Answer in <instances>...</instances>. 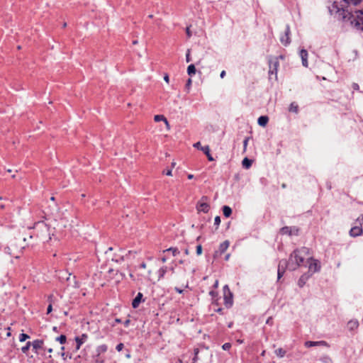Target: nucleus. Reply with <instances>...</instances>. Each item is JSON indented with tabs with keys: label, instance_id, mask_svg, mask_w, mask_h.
Segmentation results:
<instances>
[{
	"label": "nucleus",
	"instance_id": "7",
	"mask_svg": "<svg viewBox=\"0 0 363 363\" xmlns=\"http://www.w3.org/2000/svg\"><path fill=\"white\" fill-rule=\"evenodd\" d=\"M269 74L277 75V68L279 67V61L277 57H272L269 60Z\"/></svg>",
	"mask_w": 363,
	"mask_h": 363
},
{
	"label": "nucleus",
	"instance_id": "14",
	"mask_svg": "<svg viewBox=\"0 0 363 363\" xmlns=\"http://www.w3.org/2000/svg\"><path fill=\"white\" fill-rule=\"evenodd\" d=\"M300 57L301 58V60H302V65L307 67L308 66V52L304 50V49H302L300 51Z\"/></svg>",
	"mask_w": 363,
	"mask_h": 363
},
{
	"label": "nucleus",
	"instance_id": "13",
	"mask_svg": "<svg viewBox=\"0 0 363 363\" xmlns=\"http://www.w3.org/2000/svg\"><path fill=\"white\" fill-rule=\"evenodd\" d=\"M88 336L86 334H82L81 337H76L75 341L77 342L76 350H78L81 345L86 340Z\"/></svg>",
	"mask_w": 363,
	"mask_h": 363
},
{
	"label": "nucleus",
	"instance_id": "40",
	"mask_svg": "<svg viewBox=\"0 0 363 363\" xmlns=\"http://www.w3.org/2000/svg\"><path fill=\"white\" fill-rule=\"evenodd\" d=\"M202 253V246L201 245H199L197 247H196V254L198 255H201Z\"/></svg>",
	"mask_w": 363,
	"mask_h": 363
},
{
	"label": "nucleus",
	"instance_id": "48",
	"mask_svg": "<svg viewBox=\"0 0 363 363\" xmlns=\"http://www.w3.org/2000/svg\"><path fill=\"white\" fill-rule=\"evenodd\" d=\"M186 35H187L188 38H190L191 36V33L190 31L189 27L186 28Z\"/></svg>",
	"mask_w": 363,
	"mask_h": 363
},
{
	"label": "nucleus",
	"instance_id": "44",
	"mask_svg": "<svg viewBox=\"0 0 363 363\" xmlns=\"http://www.w3.org/2000/svg\"><path fill=\"white\" fill-rule=\"evenodd\" d=\"M195 148H197L199 150H201V147H203L201 145V143L200 142H197L196 143L194 144L193 145Z\"/></svg>",
	"mask_w": 363,
	"mask_h": 363
},
{
	"label": "nucleus",
	"instance_id": "34",
	"mask_svg": "<svg viewBox=\"0 0 363 363\" xmlns=\"http://www.w3.org/2000/svg\"><path fill=\"white\" fill-rule=\"evenodd\" d=\"M31 346V342H28L26 343V345L25 346H23L22 348H21V351L23 352V353H26L27 351L29 350L30 347Z\"/></svg>",
	"mask_w": 363,
	"mask_h": 363
},
{
	"label": "nucleus",
	"instance_id": "29",
	"mask_svg": "<svg viewBox=\"0 0 363 363\" xmlns=\"http://www.w3.org/2000/svg\"><path fill=\"white\" fill-rule=\"evenodd\" d=\"M52 298H53V296L52 295L49 296L48 301L50 302V304L48 305V308H47V313L48 314L51 313L52 311Z\"/></svg>",
	"mask_w": 363,
	"mask_h": 363
},
{
	"label": "nucleus",
	"instance_id": "36",
	"mask_svg": "<svg viewBox=\"0 0 363 363\" xmlns=\"http://www.w3.org/2000/svg\"><path fill=\"white\" fill-rule=\"evenodd\" d=\"M321 361L323 362V363H333V361L331 359L330 357H329L328 356H324L321 358Z\"/></svg>",
	"mask_w": 363,
	"mask_h": 363
},
{
	"label": "nucleus",
	"instance_id": "55",
	"mask_svg": "<svg viewBox=\"0 0 363 363\" xmlns=\"http://www.w3.org/2000/svg\"><path fill=\"white\" fill-rule=\"evenodd\" d=\"M225 74H226V73H225V71L223 70V71L221 72V73H220V77H221V78H223V77L225 76Z\"/></svg>",
	"mask_w": 363,
	"mask_h": 363
},
{
	"label": "nucleus",
	"instance_id": "38",
	"mask_svg": "<svg viewBox=\"0 0 363 363\" xmlns=\"http://www.w3.org/2000/svg\"><path fill=\"white\" fill-rule=\"evenodd\" d=\"M222 348L224 350H229L231 348V344L229 342H226L223 345Z\"/></svg>",
	"mask_w": 363,
	"mask_h": 363
},
{
	"label": "nucleus",
	"instance_id": "23",
	"mask_svg": "<svg viewBox=\"0 0 363 363\" xmlns=\"http://www.w3.org/2000/svg\"><path fill=\"white\" fill-rule=\"evenodd\" d=\"M223 213L226 218L230 217L232 214V209L228 206H224L223 207Z\"/></svg>",
	"mask_w": 363,
	"mask_h": 363
},
{
	"label": "nucleus",
	"instance_id": "63",
	"mask_svg": "<svg viewBox=\"0 0 363 363\" xmlns=\"http://www.w3.org/2000/svg\"><path fill=\"white\" fill-rule=\"evenodd\" d=\"M169 269L172 272V273L174 272V267H171Z\"/></svg>",
	"mask_w": 363,
	"mask_h": 363
},
{
	"label": "nucleus",
	"instance_id": "20",
	"mask_svg": "<svg viewBox=\"0 0 363 363\" xmlns=\"http://www.w3.org/2000/svg\"><path fill=\"white\" fill-rule=\"evenodd\" d=\"M269 121V118L267 116H262L258 118V124L260 126L264 127L267 125V123Z\"/></svg>",
	"mask_w": 363,
	"mask_h": 363
},
{
	"label": "nucleus",
	"instance_id": "10",
	"mask_svg": "<svg viewBox=\"0 0 363 363\" xmlns=\"http://www.w3.org/2000/svg\"><path fill=\"white\" fill-rule=\"evenodd\" d=\"M288 266V262L285 259H282L279 262V264L278 265V270H277V279L278 280L280 279L284 272H285V267Z\"/></svg>",
	"mask_w": 363,
	"mask_h": 363
},
{
	"label": "nucleus",
	"instance_id": "27",
	"mask_svg": "<svg viewBox=\"0 0 363 363\" xmlns=\"http://www.w3.org/2000/svg\"><path fill=\"white\" fill-rule=\"evenodd\" d=\"M167 267H163L162 268H160L158 271V274H159V276H158V280H160V279H162V277H164L165 273L167 272Z\"/></svg>",
	"mask_w": 363,
	"mask_h": 363
},
{
	"label": "nucleus",
	"instance_id": "30",
	"mask_svg": "<svg viewBox=\"0 0 363 363\" xmlns=\"http://www.w3.org/2000/svg\"><path fill=\"white\" fill-rule=\"evenodd\" d=\"M280 232L281 234L285 235H291V229L289 227L285 226L281 228Z\"/></svg>",
	"mask_w": 363,
	"mask_h": 363
},
{
	"label": "nucleus",
	"instance_id": "33",
	"mask_svg": "<svg viewBox=\"0 0 363 363\" xmlns=\"http://www.w3.org/2000/svg\"><path fill=\"white\" fill-rule=\"evenodd\" d=\"M29 338H30V337H29L28 335L25 334V333H21V334H20V336H19V341L20 342H24L27 339H29Z\"/></svg>",
	"mask_w": 363,
	"mask_h": 363
},
{
	"label": "nucleus",
	"instance_id": "49",
	"mask_svg": "<svg viewBox=\"0 0 363 363\" xmlns=\"http://www.w3.org/2000/svg\"><path fill=\"white\" fill-rule=\"evenodd\" d=\"M164 80L167 82V83H169V75L167 74H164Z\"/></svg>",
	"mask_w": 363,
	"mask_h": 363
},
{
	"label": "nucleus",
	"instance_id": "4",
	"mask_svg": "<svg viewBox=\"0 0 363 363\" xmlns=\"http://www.w3.org/2000/svg\"><path fill=\"white\" fill-rule=\"evenodd\" d=\"M354 19L351 21V23L354 25V27L359 30H363V11L358 10L355 11V15L352 17Z\"/></svg>",
	"mask_w": 363,
	"mask_h": 363
},
{
	"label": "nucleus",
	"instance_id": "46",
	"mask_svg": "<svg viewBox=\"0 0 363 363\" xmlns=\"http://www.w3.org/2000/svg\"><path fill=\"white\" fill-rule=\"evenodd\" d=\"M95 362H96V363H104V359H102L101 358V357H96V359H95Z\"/></svg>",
	"mask_w": 363,
	"mask_h": 363
},
{
	"label": "nucleus",
	"instance_id": "57",
	"mask_svg": "<svg viewBox=\"0 0 363 363\" xmlns=\"http://www.w3.org/2000/svg\"><path fill=\"white\" fill-rule=\"evenodd\" d=\"M71 274H69V277L67 278V281L69 282V284H72L71 282V277H70Z\"/></svg>",
	"mask_w": 363,
	"mask_h": 363
},
{
	"label": "nucleus",
	"instance_id": "64",
	"mask_svg": "<svg viewBox=\"0 0 363 363\" xmlns=\"http://www.w3.org/2000/svg\"><path fill=\"white\" fill-rule=\"evenodd\" d=\"M65 352H62V353L61 354V356H62V357L63 359H65Z\"/></svg>",
	"mask_w": 363,
	"mask_h": 363
},
{
	"label": "nucleus",
	"instance_id": "53",
	"mask_svg": "<svg viewBox=\"0 0 363 363\" xmlns=\"http://www.w3.org/2000/svg\"><path fill=\"white\" fill-rule=\"evenodd\" d=\"M175 291H176L177 292H178L179 294H182V292H183V290H182V289H179V288H177V287H176V288H175Z\"/></svg>",
	"mask_w": 363,
	"mask_h": 363
},
{
	"label": "nucleus",
	"instance_id": "15",
	"mask_svg": "<svg viewBox=\"0 0 363 363\" xmlns=\"http://www.w3.org/2000/svg\"><path fill=\"white\" fill-rule=\"evenodd\" d=\"M43 340H35L31 342V346L33 347V350L35 352H37L38 349H41L43 345Z\"/></svg>",
	"mask_w": 363,
	"mask_h": 363
},
{
	"label": "nucleus",
	"instance_id": "41",
	"mask_svg": "<svg viewBox=\"0 0 363 363\" xmlns=\"http://www.w3.org/2000/svg\"><path fill=\"white\" fill-rule=\"evenodd\" d=\"M220 223V216H216L214 219V224L218 226Z\"/></svg>",
	"mask_w": 363,
	"mask_h": 363
},
{
	"label": "nucleus",
	"instance_id": "47",
	"mask_svg": "<svg viewBox=\"0 0 363 363\" xmlns=\"http://www.w3.org/2000/svg\"><path fill=\"white\" fill-rule=\"evenodd\" d=\"M72 281H73L72 286L74 287V288L78 287L79 286H78V284H77V281L75 280V277L74 276L72 278Z\"/></svg>",
	"mask_w": 363,
	"mask_h": 363
},
{
	"label": "nucleus",
	"instance_id": "28",
	"mask_svg": "<svg viewBox=\"0 0 363 363\" xmlns=\"http://www.w3.org/2000/svg\"><path fill=\"white\" fill-rule=\"evenodd\" d=\"M172 252L173 256H177L179 254V250L177 247H170L163 251V252Z\"/></svg>",
	"mask_w": 363,
	"mask_h": 363
},
{
	"label": "nucleus",
	"instance_id": "22",
	"mask_svg": "<svg viewBox=\"0 0 363 363\" xmlns=\"http://www.w3.org/2000/svg\"><path fill=\"white\" fill-rule=\"evenodd\" d=\"M229 247V242L225 240L219 246V250L220 253H223Z\"/></svg>",
	"mask_w": 363,
	"mask_h": 363
},
{
	"label": "nucleus",
	"instance_id": "2",
	"mask_svg": "<svg viewBox=\"0 0 363 363\" xmlns=\"http://www.w3.org/2000/svg\"><path fill=\"white\" fill-rule=\"evenodd\" d=\"M311 253L308 247L297 248L290 255L288 261V267L291 270H295L298 267L306 266L307 262L311 258Z\"/></svg>",
	"mask_w": 363,
	"mask_h": 363
},
{
	"label": "nucleus",
	"instance_id": "1",
	"mask_svg": "<svg viewBox=\"0 0 363 363\" xmlns=\"http://www.w3.org/2000/svg\"><path fill=\"white\" fill-rule=\"evenodd\" d=\"M362 0H336L329 7V12L331 15H335L339 20L345 21L352 20L353 14L348 10L350 4L357 5Z\"/></svg>",
	"mask_w": 363,
	"mask_h": 363
},
{
	"label": "nucleus",
	"instance_id": "58",
	"mask_svg": "<svg viewBox=\"0 0 363 363\" xmlns=\"http://www.w3.org/2000/svg\"><path fill=\"white\" fill-rule=\"evenodd\" d=\"M161 261H162L163 263H164V262H166V261H167V258H166L165 257H162V258H161Z\"/></svg>",
	"mask_w": 363,
	"mask_h": 363
},
{
	"label": "nucleus",
	"instance_id": "5",
	"mask_svg": "<svg viewBox=\"0 0 363 363\" xmlns=\"http://www.w3.org/2000/svg\"><path fill=\"white\" fill-rule=\"evenodd\" d=\"M208 197L203 196L201 199L198 201L196 204V210L199 212L208 213L210 209V206L208 203Z\"/></svg>",
	"mask_w": 363,
	"mask_h": 363
},
{
	"label": "nucleus",
	"instance_id": "26",
	"mask_svg": "<svg viewBox=\"0 0 363 363\" xmlns=\"http://www.w3.org/2000/svg\"><path fill=\"white\" fill-rule=\"evenodd\" d=\"M275 354L279 357H284L286 353V350H284L283 348H278L277 350H275Z\"/></svg>",
	"mask_w": 363,
	"mask_h": 363
},
{
	"label": "nucleus",
	"instance_id": "56",
	"mask_svg": "<svg viewBox=\"0 0 363 363\" xmlns=\"http://www.w3.org/2000/svg\"><path fill=\"white\" fill-rule=\"evenodd\" d=\"M130 323V320L129 319H127L125 322H124V325L125 326H128Z\"/></svg>",
	"mask_w": 363,
	"mask_h": 363
},
{
	"label": "nucleus",
	"instance_id": "24",
	"mask_svg": "<svg viewBox=\"0 0 363 363\" xmlns=\"http://www.w3.org/2000/svg\"><path fill=\"white\" fill-rule=\"evenodd\" d=\"M242 164L243 166V167L246 168V169H248L251 167L252 165V160H249L248 158L245 157L244 158V160H242Z\"/></svg>",
	"mask_w": 363,
	"mask_h": 363
},
{
	"label": "nucleus",
	"instance_id": "43",
	"mask_svg": "<svg viewBox=\"0 0 363 363\" xmlns=\"http://www.w3.org/2000/svg\"><path fill=\"white\" fill-rule=\"evenodd\" d=\"M123 347L124 345L123 343H119L116 345V349L117 351L121 352L123 350Z\"/></svg>",
	"mask_w": 363,
	"mask_h": 363
},
{
	"label": "nucleus",
	"instance_id": "60",
	"mask_svg": "<svg viewBox=\"0 0 363 363\" xmlns=\"http://www.w3.org/2000/svg\"><path fill=\"white\" fill-rule=\"evenodd\" d=\"M194 178V175L193 174H188V179H191Z\"/></svg>",
	"mask_w": 363,
	"mask_h": 363
},
{
	"label": "nucleus",
	"instance_id": "8",
	"mask_svg": "<svg viewBox=\"0 0 363 363\" xmlns=\"http://www.w3.org/2000/svg\"><path fill=\"white\" fill-rule=\"evenodd\" d=\"M306 265L308 266L309 271L312 272H315L320 270V266L317 259H315L311 256V258L308 260Z\"/></svg>",
	"mask_w": 363,
	"mask_h": 363
},
{
	"label": "nucleus",
	"instance_id": "51",
	"mask_svg": "<svg viewBox=\"0 0 363 363\" xmlns=\"http://www.w3.org/2000/svg\"><path fill=\"white\" fill-rule=\"evenodd\" d=\"M352 87L354 89L358 90L359 89V85L356 83H354L352 85Z\"/></svg>",
	"mask_w": 363,
	"mask_h": 363
},
{
	"label": "nucleus",
	"instance_id": "19",
	"mask_svg": "<svg viewBox=\"0 0 363 363\" xmlns=\"http://www.w3.org/2000/svg\"><path fill=\"white\" fill-rule=\"evenodd\" d=\"M201 150L203 152V153L207 156L208 160L209 161H213L214 159L211 156L210 153V148L208 145L203 146V147H201Z\"/></svg>",
	"mask_w": 363,
	"mask_h": 363
},
{
	"label": "nucleus",
	"instance_id": "39",
	"mask_svg": "<svg viewBox=\"0 0 363 363\" xmlns=\"http://www.w3.org/2000/svg\"><path fill=\"white\" fill-rule=\"evenodd\" d=\"M191 60V59L190 57V50L188 49L186 54V62H189Z\"/></svg>",
	"mask_w": 363,
	"mask_h": 363
},
{
	"label": "nucleus",
	"instance_id": "12",
	"mask_svg": "<svg viewBox=\"0 0 363 363\" xmlns=\"http://www.w3.org/2000/svg\"><path fill=\"white\" fill-rule=\"evenodd\" d=\"M304 345L306 347H315V346H325V347H328V344L325 342V341H323V340H321V341H306L305 343H304Z\"/></svg>",
	"mask_w": 363,
	"mask_h": 363
},
{
	"label": "nucleus",
	"instance_id": "52",
	"mask_svg": "<svg viewBox=\"0 0 363 363\" xmlns=\"http://www.w3.org/2000/svg\"><path fill=\"white\" fill-rule=\"evenodd\" d=\"M165 174H166V175H167V176H171V175H172V169H167V170L165 172Z\"/></svg>",
	"mask_w": 363,
	"mask_h": 363
},
{
	"label": "nucleus",
	"instance_id": "6",
	"mask_svg": "<svg viewBox=\"0 0 363 363\" xmlns=\"http://www.w3.org/2000/svg\"><path fill=\"white\" fill-rule=\"evenodd\" d=\"M224 301L227 306H231L233 303V294L228 285L223 287Z\"/></svg>",
	"mask_w": 363,
	"mask_h": 363
},
{
	"label": "nucleus",
	"instance_id": "61",
	"mask_svg": "<svg viewBox=\"0 0 363 363\" xmlns=\"http://www.w3.org/2000/svg\"><path fill=\"white\" fill-rule=\"evenodd\" d=\"M184 253H185V255H188L189 254V250H188V249H186V250H184Z\"/></svg>",
	"mask_w": 363,
	"mask_h": 363
},
{
	"label": "nucleus",
	"instance_id": "37",
	"mask_svg": "<svg viewBox=\"0 0 363 363\" xmlns=\"http://www.w3.org/2000/svg\"><path fill=\"white\" fill-rule=\"evenodd\" d=\"M305 276H301V278L299 279L298 280V284L300 287H303V285L305 284Z\"/></svg>",
	"mask_w": 363,
	"mask_h": 363
},
{
	"label": "nucleus",
	"instance_id": "9",
	"mask_svg": "<svg viewBox=\"0 0 363 363\" xmlns=\"http://www.w3.org/2000/svg\"><path fill=\"white\" fill-rule=\"evenodd\" d=\"M289 35H290V28L287 25L286 26L284 34L280 37L281 43L285 46L288 45L291 43Z\"/></svg>",
	"mask_w": 363,
	"mask_h": 363
},
{
	"label": "nucleus",
	"instance_id": "31",
	"mask_svg": "<svg viewBox=\"0 0 363 363\" xmlns=\"http://www.w3.org/2000/svg\"><path fill=\"white\" fill-rule=\"evenodd\" d=\"M66 340L67 337L65 335H61L56 338V340L58 341L60 344H65L66 342Z\"/></svg>",
	"mask_w": 363,
	"mask_h": 363
},
{
	"label": "nucleus",
	"instance_id": "42",
	"mask_svg": "<svg viewBox=\"0 0 363 363\" xmlns=\"http://www.w3.org/2000/svg\"><path fill=\"white\" fill-rule=\"evenodd\" d=\"M192 80L191 78L188 79L186 83V88L189 90L191 86Z\"/></svg>",
	"mask_w": 363,
	"mask_h": 363
},
{
	"label": "nucleus",
	"instance_id": "50",
	"mask_svg": "<svg viewBox=\"0 0 363 363\" xmlns=\"http://www.w3.org/2000/svg\"><path fill=\"white\" fill-rule=\"evenodd\" d=\"M164 123H165V125L167 127V130H169L170 129V125H169V123L168 122V121L167 120V118L164 120Z\"/></svg>",
	"mask_w": 363,
	"mask_h": 363
},
{
	"label": "nucleus",
	"instance_id": "3",
	"mask_svg": "<svg viewBox=\"0 0 363 363\" xmlns=\"http://www.w3.org/2000/svg\"><path fill=\"white\" fill-rule=\"evenodd\" d=\"M34 229L36 231V237L43 242H48L51 239L50 227L43 221L35 223Z\"/></svg>",
	"mask_w": 363,
	"mask_h": 363
},
{
	"label": "nucleus",
	"instance_id": "21",
	"mask_svg": "<svg viewBox=\"0 0 363 363\" xmlns=\"http://www.w3.org/2000/svg\"><path fill=\"white\" fill-rule=\"evenodd\" d=\"M196 67H195V65L194 64H191L190 65L188 66L187 67V74L189 75V76H193L196 74Z\"/></svg>",
	"mask_w": 363,
	"mask_h": 363
},
{
	"label": "nucleus",
	"instance_id": "45",
	"mask_svg": "<svg viewBox=\"0 0 363 363\" xmlns=\"http://www.w3.org/2000/svg\"><path fill=\"white\" fill-rule=\"evenodd\" d=\"M249 138H246L243 141L244 150H246Z\"/></svg>",
	"mask_w": 363,
	"mask_h": 363
},
{
	"label": "nucleus",
	"instance_id": "17",
	"mask_svg": "<svg viewBox=\"0 0 363 363\" xmlns=\"http://www.w3.org/2000/svg\"><path fill=\"white\" fill-rule=\"evenodd\" d=\"M142 297H143V294L141 293H138L137 294V296H135V298L133 299V301L132 302L133 308H136L138 307L139 304L141 302Z\"/></svg>",
	"mask_w": 363,
	"mask_h": 363
},
{
	"label": "nucleus",
	"instance_id": "11",
	"mask_svg": "<svg viewBox=\"0 0 363 363\" xmlns=\"http://www.w3.org/2000/svg\"><path fill=\"white\" fill-rule=\"evenodd\" d=\"M363 233V229L361 226H354L350 230V235L351 237L355 238L359 235H362Z\"/></svg>",
	"mask_w": 363,
	"mask_h": 363
},
{
	"label": "nucleus",
	"instance_id": "18",
	"mask_svg": "<svg viewBox=\"0 0 363 363\" xmlns=\"http://www.w3.org/2000/svg\"><path fill=\"white\" fill-rule=\"evenodd\" d=\"M359 327V322L357 320H351L347 323V328L350 330H354Z\"/></svg>",
	"mask_w": 363,
	"mask_h": 363
},
{
	"label": "nucleus",
	"instance_id": "16",
	"mask_svg": "<svg viewBox=\"0 0 363 363\" xmlns=\"http://www.w3.org/2000/svg\"><path fill=\"white\" fill-rule=\"evenodd\" d=\"M108 350V347L106 345L103 344L99 346H98L96 349V356L95 357H101V354L102 353H105Z\"/></svg>",
	"mask_w": 363,
	"mask_h": 363
},
{
	"label": "nucleus",
	"instance_id": "62",
	"mask_svg": "<svg viewBox=\"0 0 363 363\" xmlns=\"http://www.w3.org/2000/svg\"><path fill=\"white\" fill-rule=\"evenodd\" d=\"M271 321H272V318H269L267 319V324H269Z\"/></svg>",
	"mask_w": 363,
	"mask_h": 363
},
{
	"label": "nucleus",
	"instance_id": "32",
	"mask_svg": "<svg viewBox=\"0 0 363 363\" xmlns=\"http://www.w3.org/2000/svg\"><path fill=\"white\" fill-rule=\"evenodd\" d=\"M165 119L166 118L163 115H155L154 117V120L156 122L164 121Z\"/></svg>",
	"mask_w": 363,
	"mask_h": 363
},
{
	"label": "nucleus",
	"instance_id": "54",
	"mask_svg": "<svg viewBox=\"0 0 363 363\" xmlns=\"http://www.w3.org/2000/svg\"><path fill=\"white\" fill-rule=\"evenodd\" d=\"M140 268L145 269L146 268V264L145 262H143L140 265Z\"/></svg>",
	"mask_w": 363,
	"mask_h": 363
},
{
	"label": "nucleus",
	"instance_id": "25",
	"mask_svg": "<svg viewBox=\"0 0 363 363\" xmlns=\"http://www.w3.org/2000/svg\"><path fill=\"white\" fill-rule=\"evenodd\" d=\"M289 111L290 112L298 113V106L295 102H292L290 104Z\"/></svg>",
	"mask_w": 363,
	"mask_h": 363
},
{
	"label": "nucleus",
	"instance_id": "35",
	"mask_svg": "<svg viewBox=\"0 0 363 363\" xmlns=\"http://www.w3.org/2000/svg\"><path fill=\"white\" fill-rule=\"evenodd\" d=\"M356 223L358 224V226H361L363 225V215H360L357 219H356Z\"/></svg>",
	"mask_w": 363,
	"mask_h": 363
},
{
	"label": "nucleus",
	"instance_id": "59",
	"mask_svg": "<svg viewBox=\"0 0 363 363\" xmlns=\"http://www.w3.org/2000/svg\"><path fill=\"white\" fill-rule=\"evenodd\" d=\"M115 322L117 323H121V320L119 319V318H116L115 319Z\"/></svg>",
	"mask_w": 363,
	"mask_h": 363
}]
</instances>
